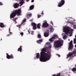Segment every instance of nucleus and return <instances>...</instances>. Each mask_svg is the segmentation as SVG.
Instances as JSON below:
<instances>
[{
    "instance_id": "nucleus-38",
    "label": "nucleus",
    "mask_w": 76,
    "mask_h": 76,
    "mask_svg": "<svg viewBox=\"0 0 76 76\" xmlns=\"http://www.w3.org/2000/svg\"><path fill=\"white\" fill-rule=\"evenodd\" d=\"M34 2V0H31V2L33 3V2Z\"/></svg>"
},
{
    "instance_id": "nucleus-19",
    "label": "nucleus",
    "mask_w": 76,
    "mask_h": 76,
    "mask_svg": "<svg viewBox=\"0 0 76 76\" xmlns=\"http://www.w3.org/2000/svg\"><path fill=\"white\" fill-rule=\"evenodd\" d=\"M19 3L20 4H21L20 6H22V5H23V4L24 3V1H20V2H19Z\"/></svg>"
},
{
    "instance_id": "nucleus-46",
    "label": "nucleus",
    "mask_w": 76,
    "mask_h": 76,
    "mask_svg": "<svg viewBox=\"0 0 76 76\" xmlns=\"http://www.w3.org/2000/svg\"><path fill=\"white\" fill-rule=\"evenodd\" d=\"M75 48H76V45H75Z\"/></svg>"
},
{
    "instance_id": "nucleus-40",
    "label": "nucleus",
    "mask_w": 76,
    "mask_h": 76,
    "mask_svg": "<svg viewBox=\"0 0 76 76\" xmlns=\"http://www.w3.org/2000/svg\"><path fill=\"white\" fill-rule=\"evenodd\" d=\"M28 34H30V31H29V30L28 31Z\"/></svg>"
},
{
    "instance_id": "nucleus-5",
    "label": "nucleus",
    "mask_w": 76,
    "mask_h": 76,
    "mask_svg": "<svg viewBox=\"0 0 76 76\" xmlns=\"http://www.w3.org/2000/svg\"><path fill=\"white\" fill-rule=\"evenodd\" d=\"M65 3V1L64 0H62L60 1L59 4H58V7H61Z\"/></svg>"
},
{
    "instance_id": "nucleus-17",
    "label": "nucleus",
    "mask_w": 76,
    "mask_h": 76,
    "mask_svg": "<svg viewBox=\"0 0 76 76\" xmlns=\"http://www.w3.org/2000/svg\"><path fill=\"white\" fill-rule=\"evenodd\" d=\"M34 8V5H32L30 6L29 7L30 10H33V9Z\"/></svg>"
},
{
    "instance_id": "nucleus-15",
    "label": "nucleus",
    "mask_w": 76,
    "mask_h": 76,
    "mask_svg": "<svg viewBox=\"0 0 76 76\" xmlns=\"http://www.w3.org/2000/svg\"><path fill=\"white\" fill-rule=\"evenodd\" d=\"M37 44H41V42H42V39H39L37 41Z\"/></svg>"
},
{
    "instance_id": "nucleus-37",
    "label": "nucleus",
    "mask_w": 76,
    "mask_h": 76,
    "mask_svg": "<svg viewBox=\"0 0 76 76\" xmlns=\"http://www.w3.org/2000/svg\"><path fill=\"white\" fill-rule=\"evenodd\" d=\"M42 15H44V12H43V11L42 12Z\"/></svg>"
},
{
    "instance_id": "nucleus-42",
    "label": "nucleus",
    "mask_w": 76,
    "mask_h": 76,
    "mask_svg": "<svg viewBox=\"0 0 76 76\" xmlns=\"http://www.w3.org/2000/svg\"><path fill=\"white\" fill-rule=\"evenodd\" d=\"M20 0L21 1H24V0Z\"/></svg>"
},
{
    "instance_id": "nucleus-1",
    "label": "nucleus",
    "mask_w": 76,
    "mask_h": 76,
    "mask_svg": "<svg viewBox=\"0 0 76 76\" xmlns=\"http://www.w3.org/2000/svg\"><path fill=\"white\" fill-rule=\"evenodd\" d=\"M41 51L40 57L39 58L40 61L43 62H45L47 60H49L51 58V55L48 52H47V53H45L47 51V49L45 48H43Z\"/></svg>"
},
{
    "instance_id": "nucleus-48",
    "label": "nucleus",
    "mask_w": 76,
    "mask_h": 76,
    "mask_svg": "<svg viewBox=\"0 0 76 76\" xmlns=\"http://www.w3.org/2000/svg\"><path fill=\"white\" fill-rule=\"evenodd\" d=\"M1 40H2V39H1Z\"/></svg>"
},
{
    "instance_id": "nucleus-45",
    "label": "nucleus",
    "mask_w": 76,
    "mask_h": 76,
    "mask_svg": "<svg viewBox=\"0 0 76 76\" xmlns=\"http://www.w3.org/2000/svg\"><path fill=\"white\" fill-rule=\"evenodd\" d=\"M29 1V0H27V1Z\"/></svg>"
},
{
    "instance_id": "nucleus-16",
    "label": "nucleus",
    "mask_w": 76,
    "mask_h": 76,
    "mask_svg": "<svg viewBox=\"0 0 76 76\" xmlns=\"http://www.w3.org/2000/svg\"><path fill=\"white\" fill-rule=\"evenodd\" d=\"M31 16H32V14H26V17H27V19H29V17H31Z\"/></svg>"
},
{
    "instance_id": "nucleus-53",
    "label": "nucleus",
    "mask_w": 76,
    "mask_h": 76,
    "mask_svg": "<svg viewBox=\"0 0 76 76\" xmlns=\"http://www.w3.org/2000/svg\"><path fill=\"white\" fill-rule=\"evenodd\" d=\"M68 40H69V39H68Z\"/></svg>"
},
{
    "instance_id": "nucleus-35",
    "label": "nucleus",
    "mask_w": 76,
    "mask_h": 76,
    "mask_svg": "<svg viewBox=\"0 0 76 76\" xmlns=\"http://www.w3.org/2000/svg\"><path fill=\"white\" fill-rule=\"evenodd\" d=\"M57 56H58L59 57H60V55H59L58 54L56 55Z\"/></svg>"
},
{
    "instance_id": "nucleus-32",
    "label": "nucleus",
    "mask_w": 76,
    "mask_h": 76,
    "mask_svg": "<svg viewBox=\"0 0 76 76\" xmlns=\"http://www.w3.org/2000/svg\"><path fill=\"white\" fill-rule=\"evenodd\" d=\"M0 6L1 5H3V3L1 2H0Z\"/></svg>"
},
{
    "instance_id": "nucleus-2",
    "label": "nucleus",
    "mask_w": 76,
    "mask_h": 76,
    "mask_svg": "<svg viewBox=\"0 0 76 76\" xmlns=\"http://www.w3.org/2000/svg\"><path fill=\"white\" fill-rule=\"evenodd\" d=\"M21 14V10L20 9H19L15 11H14L12 12V13L10 15V18H15L16 15L17 16H20Z\"/></svg>"
},
{
    "instance_id": "nucleus-52",
    "label": "nucleus",
    "mask_w": 76,
    "mask_h": 76,
    "mask_svg": "<svg viewBox=\"0 0 76 76\" xmlns=\"http://www.w3.org/2000/svg\"><path fill=\"white\" fill-rule=\"evenodd\" d=\"M68 40H69V39H68Z\"/></svg>"
},
{
    "instance_id": "nucleus-50",
    "label": "nucleus",
    "mask_w": 76,
    "mask_h": 76,
    "mask_svg": "<svg viewBox=\"0 0 76 76\" xmlns=\"http://www.w3.org/2000/svg\"><path fill=\"white\" fill-rule=\"evenodd\" d=\"M75 38H76V35L75 36Z\"/></svg>"
},
{
    "instance_id": "nucleus-6",
    "label": "nucleus",
    "mask_w": 76,
    "mask_h": 76,
    "mask_svg": "<svg viewBox=\"0 0 76 76\" xmlns=\"http://www.w3.org/2000/svg\"><path fill=\"white\" fill-rule=\"evenodd\" d=\"M72 43H73V41L71 40L69 44V50H70L73 48V44H72Z\"/></svg>"
},
{
    "instance_id": "nucleus-21",
    "label": "nucleus",
    "mask_w": 76,
    "mask_h": 76,
    "mask_svg": "<svg viewBox=\"0 0 76 76\" xmlns=\"http://www.w3.org/2000/svg\"><path fill=\"white\" fill-rule=\"evenodd\" d=\"M37 28L38 29H40V23H38L37 26Z\"/></svg>"
},
{
    "instance_id": "nucleus-44",
    "label": "nucleus",
    "mask_w": 76,
    "mask_h": 76,
    "mask_svg": "<svg viewBox=\"0 0 76 76\" xmlns=\"http://www.w3.org/2000/svg\"><path fill=\"white\" fill-rule=\"evenodd\" d=\"M10 34H12V32H10Z\"/></svg>"
},
{
    "instance_id": "nucleus-54",
    "label": "nucleus",
    "mask_w": 76,
    "mask_h": 76,
    "mask_svg": "<svg viewBox=\"0 0 76 76\" xmlns=\"http://www.w3.org/2000/svg\"><path fill=\"white\" fill-rule=\"evenodd\" d=\"M15 23H16V22H15Z\"/></svg>"
},
{
    "instance_id": "nucleus-28",
    "label": "nucleus",
    "mask_w": 76,
    "mask_h": 76,
    "mask_svg": "<svg viewBox=\"0 0 76 76\" xmlns=\"http://www.w3.org/2000/svg\"><path fill=\"white\" fill-rule=\"evenodd\" d=\"M73 27L74 29H76V26L75 25L73 26Z\"/></svg>"
},
{
    "instance_id": "nucleus-30",
    "label": "nucleus",
    "mask_w": 76,
    "mask_h": 76,
    "mask_svg": "<svg viewBox=\"0 0 76 76\" xmlns=\"http://www.w3.org/2000/svg\"><path fill=\"white\" fill-rule=\"evenodd\" d=\"M52 38L53 39H56V37L53 36L52 37Z\"/></svg>"
},
{
    "instance_id": "nucleus-4",
    "label": "nucleus",
    "mask_w": 76,
    "mask_h": 76,
    "mask_svg": "<svg viewBox=\"0 0 76 76\" xmlns=\"http://www.w3.org/2000/svg\"><path fill=\"white\" fill-rule=\"evenodd\" d=\"M63 31L66 35H69V34L70 33V31H71V32H72L73 31V29H71L70 27H67L64 28Z\"/></svg>"
},
{
    "instance_id": "nucleus-31",
    "label": "nucleus",
    "mask_w": 76,
    "mask_h": 76,
    "mask_svg": "<svg viewBox=\"0 0 76 76\" xmlns=\"http://www.w3.org/2000/svg\"><path fill=\"white\" fill-rule=\"evenodd\" d=\"M37 16L38 17V18H40V17H41V15H38Z\"/></svg>"
},
{
    "instance_id": "nucleus-10",
    "label": "nucleus",
    "mask_w": 76,
    "mask_h": 76,
    "mask_svg": "<svg viewBox=\"0 0 76 76\" xmlns=\"http://www.w3.org/2000/svg\"><path fill=\"white\" fill-rule=\"evenodd\" d=\"M26 19H25L24 20H23V21H22V23H21V25H18L19 28H20V27L22 25H25V24H23V23H24V22H26Z\"/></svg>"
},
{
    "instance_id": "nucleus-12",
    "label": "nucleus",
    "mask_w": 76,
    "mask_h": 76,
    "mask_svg": "<svg viewBox=\"0 0 76 76\" xmlns=\"http://www.w3.org/2000/svg\"><path fill=\"white\" fill-rule=\"evenodd\" d=\"M19 4L17 3H15L14 4V7L15 9H16V8H18V7H19Z\"/></svg>"
},
{
    "instance_id": "nucleus-8",
    "label": "nucleus",
    "mask_w": 76,
    "mask_h": 76,
    "mask_svg": "<svg viewBox=\"0 0 76 76\" xmlns=\"http://www.w3.org/2000/svg\"><path fill=\"white\" fill-rule=\"evenodd\" d=\"M31 25L33 27V29L35 30L37 29V24L35 23L32 22L31 23Z\"/></svg>"
},
{
    "instance_id": "nucleus-39",
    "label": "nucleus",
    "mask_w": 76,
    "mask_h": 76,
    "mask_svg": "<svg viewBox=\"0 0 76 76\" xmlns=\"http://www.w3.org/2000/svg\"><path fill=\"white\" fill-rule=\"evenodd\" d=\"M12 20H13V21H14V22H16V20H14L13 19Z\"/></svg>"
},
{
    "instance_id": "nucleus-22",
    "label": "nucleus",
    "mask_w": 76,
    "mask_h": 76,
    "mask_svg": "<svg viewBox=\"0 0 76 76\" xmlns=\"http://www.w3.org/2000/svg\"><path fill=\"white\" fill-rule=\"evenodd\" d=\"M37 38H39V39L41 38V35H40L39 34H38Z\"/></svg>"
},
{
    "instance_id": "nucleus-24",
    "label": "nucleus",
    "mask_w": 76,
    "mask_h": 76,
    "mask_svg": "<svg viewBox=\"0 0 76 76\" xmlns=\"http://www.w3.org/2000/svg\"><path fill=\"white\" fill-rule=\"evenodd\" d=\"M74 44H76V39L75 38L74 39Z\"/></svg>"
},
{
    "instance_id": "nucleus-13",
    "label": "nucleus",
    "mask_w": 76,
    "mask_h": 76,
    "mask_svg": "<svg viewBox=\"0 0 76 76\" xmlns=\"http://www.w3.org/2000/svg\"><path fill=\"white\" fill-rule=\"evenodd\" d=\"M49 30L50 31V32H53V31H54V29L53 28V27L52 26H51Z\"/></svg>"
},
{
    "instance_id": "nucleus-41",
    "label": "nucleus",
    "mask_w": 76,
    "mask_h": 76,
    "mask_svg": "<svg viewBox=\"0 0 76 76\" xmlns=\"http://www.w3.org/2000/svg\"><path fill=\"white\" fill-rule=\"evenodd\" d=\"M52 76H56V75L54 74L52 75Z\"/></svg>"
},
{
    "instance_id": "nucleus-7",
    "label": "nucleus",
    "mask_w": 76,
    "mask_h": 76,
    "mask_svg": "<svg viewBox=\"0 0 76 76\" xmlns=\"http://www.w3.org/2000/svg\"><path fill=\"white\" fill-rule=\"evenodd\" d=\"M7 58H8V59H10V58H12L13 59L14 58V57H13V56L12 54L10 55V56L9 55H8V53H7Z\"/></svg>"
},
{
    "instance_id": "nucleus-51",
    "label": "nucleus",
    "mask_w": 76,
    "mask_h": 76,
    "mask_svg": "<svg viewBox=\"0 0 76 76\" xmlns=\"http://www.w3.org/2000/svg\"><path fill=\"white\" fill-rule=\"evenodd\" d=\"M10 30L9 32H10Z\"/></svg>"
},
{
    "instance_id": "nucleus-33",
    "label": "nucleus",
    "mask_w": 76,
    "mask_h": 76,
    "mask_svg": "<svg viewBox=\"0 0 76 76\" xmlns=\"http://www.w3.org/2000/svg\"><path fill=\"white\" fill-rule=\"evenodd\" d=\"M50 23H51V24H52V26H53V23H52V21H51V22Z\"/></svg>"
},
{
    "instance_id": "nucleus-29",
    "label": "nucleus",
    "mask_w": 76,
    "mask_h": 76,
    "mask_svg": "<svg viewBox=\"0 0 76 76\" xmlns=\"http://www.w3.org/2000/svg\"><path fill=\"white\" fill-rule=\"evenodd\" d=\"M30 32H31V34L32 35H33V34H34V31H31Z\"/></svg>"
},
{
    "instance_id": "nucleus-25",
    "label": "nucleus",
    "mask_w": 76,
    "mask_h": 76,
    "mask_svg": "<svg viewBox=\"0 0 76 76\" xmlns=\"http://www.w3.org/2000/svg\"><path fill=\"white\" fill-rule=\"evenodd\" d=\"M20 35H21V37H22L23 35V32H20Z\"/></svg>"
},
{
    "instance_id": "nucleus-26",
    "label": "nucleus",
    "mask_w": 76,
    "mask_h": 76,
    "mask_svg": "<svg viewBox=\"0 0 76 76\" xmlns=\"http://www.w3.org/2000/svg\"><path fill=\"white\" fill-rule=\"evenodd\" d=\"M49 41H50V42H52V41H53V40L52 38H50L49 39Z\"/></svg>"
},
{
    "instance_id": "nucleus-20",
    "label": "nucleus",
    "mask_w": 76,
    "mask_h": 76,
    "mask_svg": "<svg viewBox=\"0 0 76 76\" xmlns=\"http://www.w3.org/2000/svg\"><path fill=\"white\" fill-rule=\"evenodd\" d=\"M37 54L36 55V57L37 58H39V53H37Z\"/></svg>"
},
{
    "instance_id": "nucleus-23",
    "label": "nucleus",
    "mask_w": 76,
    "mask_h": 76,
    "mask_svg": "<svg viewBox=\"0 0 76 76\" xmlns=\"http://www.w3.org/2000/svg\"><path fill=\"white\" fill-rule=\"evenodd\" d=\"M67 36L66 35H64L63 38L64 39H66V38H67Z\"/></svg>"
},
{
    "instance_id": "nucleus-36",
    "label": "nucleus",
    "mask_w": 76,
    "mask_h": 76,
    "mask_svg": "<svg viewBox=\"0 0 76 76\" xmlns=\"http://www.w3.org/2000/svg\"><path fill=\"white\" fill-rule=\"evenodd\" d=\"M49 48H51V45H50L49 46Z\"/></svg>"
},
{
    "instance_id": "nucleus-43",
    "label": "nucleus",
    "mask_w": 76,
    "mask_h": 76,
    "mask_svg": "<svg viewBox=\"0 0 76 76\" xmlns=\"http://www.w3.org/2000/svg\"><path fill=\"white\" fill-rule=\"evenodd\" d=\"M10 35V34H9L7 35V36L8 37V36H9Z\"/></svg>"
},
{
    "instance_id": "nucleus-11",
    "label": "nucleus",
    "mask_w": 76,
    "mask_h": 76,
    "mask_svg": "<svg viewBox=\"0 0 76 76\" xmlns=\"http://www.w3.org/2000/svg\"><path fill=\"white\" fill-rule=\"evenodd\" d=\"M49 35V32L48 31H46L44 33V36L45 37H48Z\"/></svg>"
},
{
    "instance_id": "nucleus-47",
    "label": "nucleus",
    "mask_w": 76,
    "mask_h": 76,
    "mask_svg": "<svg viewBox=\"0 0 76 76\" xmlns=\"http://www.w3.org/2000/svg\"><path fill=\"white\" fill-rule=\"evenodd\" d=\"M30 22H32V21L31 20H30Z\"/></svg>"
},
{
    "instance_id": "nucleus-18",
    "label": "nucleus",
    "mask_w": 76,
    "mask_h": 76,
    "mask_svg": "<svg viewBox=\"0 0 76 76\" xmlns=\"http://www.w3.org/2000/svg\"><path fill=\"white\" fill-rule=\"evenodd\" d=\"M0 26L1 28H4V24L3 23H0Z\"/></svg>"
},
{
    "instance_id": "nucleus-34",
    "label": "nucleus",
    "mask_w": 76,
    "mask_h": 76,
    "mask_svg": "<svg viewBox=\"0 0 76 76\" xmlns=\"http://www.w3.org/2000/svg\"><path fill=\"white\" fill-rule=\"evenodd\" d=\"M53 37H57V35H53Z\"/></svg>"
},
{
    "instance_id": "nucleus-14",
    "label": "nucleus",
    "mask_w": 76,
    "mask_h": 76,
    "mask_svg": "<svg viewBox=\"0 0 76 76\" xmlns=\"http://www.w3.org/2000/svg\"><path fill=\"white\" fill-rule=\"evenodd\" d=\"M22 47H23V46H20V47L19 48L18 50V51H20L21 53L22 52Z\"/></svg>"
},
{
    "instance_id": "nucleus-9",
    "label": "nucleus",
    "mask_w": 76,
    "mask_h": 76,
    "mask_svg": "<svg viewBox=\"0 0 76 76\" xmlns=\"http://www.w3.org/2000/svg\"><path fill=\"white\" fill-rule=\"evenodd\" d=\"M48 26H49L47 22H45L42 24V27L43 28L44 27V28H47V27H48Z\"/></svg>"
},
{
    "instance_id": "nucleus-49",
    "label": "nucleus",
    "mask_w": 76,
    "mask_h": 76,
    "mask_svg": "<svg viewBox=\"0 0 76 76\" xmlns=\"http://www.w3.org/2000/svg\"><path fill=\"white\" fill-rule=\"evenodd\" d=\"M75 66L76 67V64L75 65Z\"/></svg>"
},
{
    "instance_id": "nucleus-3",
    "label": "nucleus",
    "mask_w": 76,
    "mask_h": 76,
    "mask_svg": "<svg viewBox=\"0 0 76 76\" xmlns=\"http://www.w3.org/2000/svg\"><path fill=\"white\" fill-rule=\"evenodd\" d=\"M63 44V40L60 39L55 41L54 42V46L55 48H59L60 47H61Z\"/></svg>"
},
{
    "instance_id": "nucleus-27",
    "label": "nucleus",
    "mask_w": 76,
    "mask_h": 76,
    "mask_svg": "<svg viewBox=\"0 0 76 76\" xmlns=\"http://www.w3.org/2000/svg\"><path fill=\"white\" fill-rule=\"evenodd\" d=\"M71 34L69 35V37H72V32H71Z\"/></svg>"
}]
</instances>
